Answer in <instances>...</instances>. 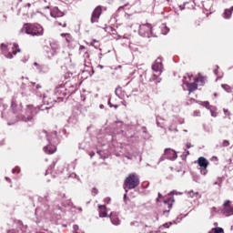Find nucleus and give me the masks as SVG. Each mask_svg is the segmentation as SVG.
<instances>
[{"instance_id":"obj_57","label":"nucleus","mask_w":233,"mask_h":233,"mask_svg":"<svg viewBox=\"0 0 233 233\" xmlns=\"http://www.w3.org/2000/svg\"><path fill=\"white\" fill-rule=\"evenodd\" d=\"M99 108L103 109V108H105V106H104L103 104H101V105L99 106Z\"/></svg>"},{"instance_id":"obj_48","label":"nucleus","mask_w":233,"mask_h":233,"mask_svg":"<svg viewBox=\"0 0 233 233\" xmlns=\"http://www.w3.org/2000/svg\"><path fill=\"white\" fill-rule=\"evenodd\" d=\"M169 31L170 29H168V27H166V31L163 32L164 35H167V34H168Z\"/></svg>"},{"instance_id":"obj_47","label":"nucleus","mask_w":233,"mask_h":233,"mask_svg":"<svg viewBox=\"0 0 233 233\" xmlns=\"http://www.w3.org/2000/svg\"><path fill=\"white\" fill-rule=\"evenodd\" d=\"M161 198H163V195H161V193H158V198H157V203H159V199H161Z\"/></svg>"},{"instance_id":"obj_16","label":"nucleus","mask_w":233,"mask_h":233,"mask_svg":"<svg viewBox=\"0 0 233 233\" xmlns=\"http://www.w3.org/2000/svg\"><path fill=\"white\" fill-rule=\"evenodd\" d=\"M152 70H154V72H160V74L163 72V62L161 58H157L155 64L152 66Z\"/></svg>"},{"instance_id":"obj_20","label":"nucleus","mask_w":233,"mask_h":233,"mask_svg":"<svg viewBox=\"0 0 233 233\" xmlns=\"http://www.w3.org/2000/svg\"><path fill=\"white\" fill-rule=\"evenodd\" d=\"M187 88L189 94H192V92H196V90H198V84H196L195 82L187 83Z\"/></svg>"},{"instance_id":"obj_26","label":"nucleus","mask_w":233,"mask_h":233,"mask_svg":"<svg viewBox=\"0 0 233 233\" xmlns=\"http://www.w3.org/2000/svg\"><path fill=\"white\" fill-rule=\"evenodd\" d=\"M122 92H123V88L121 86H117L115 90V94L116 97H119V99H123V96L121 95Z\"/></svg>"},{"instance_id":"obj_3","label":"nucleus","mask_w":233,"mask_h":233,"mask_svg":"<svg viewBox=\"0 0 233 233\" xmlns=\"http://www.w3.org/2000/svg\"><path fill=\"white\" fill-rule=\"evenodd\" d=\"M40 137L41 139H43L44 137L49 143V145L44 147V151L46 152V154H55V152L57 150L56 145H59L57 132L54 131L53 133L50 134V136H48V133H46V131L44 130L40 133Z\"/></svg>"},{"instance_id":"obj_50","label":"nucleus","mask_w":233,"mask_h":233,"mask_svg":"<svg viewBox=\"0 0 233 233\" xmlns=\"http://www.w3.org/2000/svg\"><path fill=\"white\" fill-rule=\"evenodd\" d=\"M178 123H179V125H183V123H185V120L184 119H178Z\"/></svg>"},{"instance_id":"obj_5","label":"nucleus","mask_w":233,"mask_h":233,"mask_svg":"<svg viewBox=\"0 0 233 233\" xmlns=\"http://www.w3.org/2000/svg\"><path fill=\"white\" fill-rule=\"evenodd\" d=\"M137 187H139V176L136 173L129 174L124 182L126 194H128V190H133Z\"/></svg>"},{"instance_id":"obj_43","label":"nucleus","mask_w":233,"mask_h":233,"mask_svg":"<svg viewBox=\"0 0 233 233\" xmlns=\"http://www.w3.org/2000/svg\"><path fill=\"white\" fill-rule=\"evenodd\" d=\"M223 112L225 114V116H230V111H228V109H223Z\"/></svg>"},{"instance_id":"obj_36","label":"nucleus","mask_w":233,"mask_h":233,"mask_svg":"<svg viewBox=\"0 0 233 233\" xmlns=\"http://www.w3.org/2000/svg\"><path fill=\"white\" fill-rule=\"evenodd\" d=\"M19 172H21V169H19V167H15L12 170L13 174H19Z\"/></svg>"},{"instance_id":"obj_41","label":"nucleus","mask_w":233,"mask_h":233,"mask_svg":"<svg viewBox=\"0 0 233 233\" xmlns=\"http://www.w3.org/2000/svg\"><path fill=\"white\" fill-rule=\"evenodd\" d=\"M39 110H50V107L45 106H41L39 107Z\"/></svg>"},{"instance_id":"obj_11","label":"nucleus","mask_w":233,"mask_h":233,"mask_svg":"<svg viewBox=\"0 0 233 233\" xmlns=\"http://www.w3.org/2000/svg\"><path fill=\"white\" fill-rule=\"evenodd\" d=\"M0 48L2 50V54L7 59H12L14 57V56H15L17 54V52H21V49L17 48L16 51L13 50V52L10 53V52H8V46H6L5 44H1V47Z\"/></svg>"},{"instance_id":"obj_35","label":"nucleus","mask_w":233,"mask_h":233,"mask_svg":"<svg viewBox=\"0 0 233 233\" xmlns=\"http://www.w3.org/2000/svg\"><path fill=\"white\" fill-rule=\"evenodd\" d=\"M193 116L195 117H198V116H201V112H199V110H196V111H194Z\"/></svg>"},{"instance_id":"obj_4","label":"nucleus","mask_w":233,"mask_h":233,"mask_svg":"<svg viewBox=\"0 0 233 233\" xmlns=\"http://www.w3.org/2000/svg\"><path fill=\"white\" fill-rule=\"evenodd\" d=\"M20 81H22V85L20 86L21 95L23 97H30V96L34 94L35 82H28V78H25V76H21Z\"/></svg>"},{"instance_id":"obj_40","label":"nucleus","mask_w":233,"mask_h":233,"mask_svg":"<svg viewBox=\"0 0 233 233\" xmlns=\"http://www.w3.org/2000/svg\"><path fill=\"white\" fill-rule=\"evenodd\" d=\"M56 23L59 26H63V28H66V22H64V24H62L61 22H56Z\"/></svg>"},{"instance_id":"obj_58","label":"nucleus","mask_w":233,"mask_h":233,"mask_svg":"<svg viewBox=\"0 0 233 233\" xmlns=\"http://www.w3.org/2000/svg\"><path fill=\"white\" fill-rule=\"evenodd\" d=\"M212 159L218 161V157H213Z\"/></svg>"},{"instance_id":"obj_19","label":"nucleus","mask_w":233,"mask_h":233,"mask_svg":"<svg viewBox=\"0 0 233 233\" xmlns=\"http://www.w3.org/2000/svg\"><path fill=\"white\" fill-rule=\"evenodd\" d=\"M109 218H110L111 223L113 225L117 226L121 223V221L119 220V218H117V216L114 215V212L110 213Z\"/></svg>"},{"instance_id":"obj_33","label":"nucleus","mask_w":233,"mask_h":233,"mask_svg":"<svg viewBox=\"0 0 233 233\" xmlns=\"http://www.w3.org/2000/svg\"><path fill=\"white\" fill-rule=\"evenodd\" d=\"M201 105H203L205 106V108H208V110H210V102L209 101H205Z\"/></svg>"},{"instance_id":"obj_55","label":"nucleus","mask_w":233,"mask_h":233,"mask_svg":"<svg viewBox=\"0 0 233 233\" xmlns=\"http://www.w3.org/2000/svg\"><path fill=\"white\" fill-rule=\"evenodd\" d=\"M85 46H80V50H85Z\"/></svg>"},{"instance_id":"obj_60","label":"nucleus","mask_w":233,"mask_h":233,"mask_svg":"<svg viewBox=\"0 0 233 233\" xmlns=\"http://www.w3.org/2000/svg\"><path fill=\"white\" fill-rule=\"evenodd\" d=\"M175 15H179V13L177 12V10H175Z\"/></svg>"},{"instance_id":"obj_45","label":"nucleus","mask_w":233,"mask_h":233,"mask_svg":"<svg viewBox=\"0 0 233 233\" xmlns=\"http://www.w3.org/2000/svg\"><path fill=\"white\" fill-rule=\"evenodd\" d=\"M108 105L110 106V108H112L114 106V108H117V105H112V103H110V100H108Z\"/></svg>"},{"instance_id":"obj_46","label":"nucleus","mask_w":233,"mask_h":233,"mask_svg":"<svg viewBox=\"0 0 233 233\" xmlns=\"http://www.w3.org/2000/svg\"><path fill=\"white\" fill-rule=\"evenodd\" d=\"M96 154H98V156H100V157H103V150H98V151L96 152Z\"/></svg>"},{"instance_id":"obj_31","label":"nucleus","mask_w":233,"mask_h":233,"mask_svg":"<svg viewBox=\"0 0 233 233\" xmlns=\"http://www.w3.org/2000/svg\"><path fill=\"white\" fill-rule=\"evenodd\" d=\"M68 123H71L72 125H76V123H77V118H76V116H71L68 119Z\"/></svg>"},{"instance_id":"obj_7","label":"nucleus","mask_w":233,"mask_h":233,"mask_svg":"<svg viewBox=\"0 0 233 233\" xmlns=\"http://www.w3.org/2000/svg\"><path fill=\"white\" fill-rule=\"evenodd\" d=\"M66 96L67 97H69V96H72V92L68 91V89H66V86H59L56 87L54 98L55 103H63Z\"/></svg>"},{"instance_id":"obj_44","label":"nucleus","mask_w":233,"mask_h":233,"mask_svg":"<svg viewBox=\"0 0 233 233\" xmlns=\"http://www.w3.org/2000/svg\"><path fill=\"white\" fill-rule=\"evenodd\" d=\"M185 5H187V3H184L183 5H178V8L181 12H183V10H185Z\"/></svg>"},{"instance_id":"obj_12","label":"nucleus","mask_w":233,"mask_h":233,"mask_svg":"<svg viewBox=\"0 0 233 233\" xmlns=\"http://www.w3.org/2000/svg\"><path fill=\"white\" fill-rule=\"evenodd\" d=\"M103 13V7L101 5L96 6L91 15V23H97L99 21V17H101V14Z\"/></svg>"},{"instance_id":"obj_23","label":"nucleus","mask_w":233,"mask_h":233,"mask_svg":"<svg viewBox=\"0 0 233 233\" xmlns=\"http://www.w3.org/2000/svg\"><path fill=\"white\" fill-rule=\"evenodd\" d=\"M165 205L167 206V208L170 210L172 208V203H174V198L170 197L164 200Z\"/></svg>"},{"instance_id":"obj_29","label":"nucleus","mask_w":233,"mask_h":233,"mask_svg":"<svg viewBox=\"0 0 233 233\" xmlns=\"http://www.w3.org/2000/svg\"><path fill=\"white\" fill-rule=\"evenodd\" d=\"M221 87L223 88V90H225L228 93L232 92V87H230V86H228L227 84H222Z\"/></svg>"},{"instance_id":"obj_28","label":"nucleus","mask_w":233,"mask_h":233,"mask_svg":"<svg viewBox=\"0 0 233 233\" xmlns=\"http://www.w3.org/2000/svg\"><path fill=\"white\" fill-rule=\"evenodd\" d=\"M150 81H155V83L157 85V83H161V78L157 75H153L150 78Z\"/></svg>"},{"instance_id":"obj_6","label":"nucleus","mask_w":233,"mask_h":233,"mask_svg":"<svg viewBox=\"0 0 233 233\" xmlns=\"http://www.w3.org/2000/svg\"><path fill=\"white\" fill-rule=\"evenodd\" d=\"M20 32L22 34H27L28 35L39 36L43 35V27L40 25H35L30 24H25Z\"/></svg>"},{"instance_id":"obj_14","label":"nucleus","mask_w":233,"mask_h":233,"mask_svg":"<svg viewBox=\"0 0 233 233\" xmlns=\"http://www.w3.org/2000/svg\"><path fill=\"white\" fill-rule=\"evenodd\" d=\"M223 214L226 215L228 218V216H233V208L232 206H230V200H226L224 202Z\"/></svg>"},{"instance_id":"obj_64","label":"nucleus","mask_w":233,"mask_h":233,"mask_svg":"<svg viewBox=\"0 0 233 233\" xmlns=\"http://www.w3.org/2000/svg\"><path fill=\"white\" fill-rule=\"evenodd\" d=\"M164 227H167L168 228V227H170V226H168V224H165Z\"/></svg>"},{"instance_id":"obj_30","label":"nucleus","mask_w":233,"mask_h":233,"mask_svg":"<svg viewBox=\"0 0 233 233\" xmlns=\"http://www.w3.org/2000/svg\"><path fill=\"white\" fill-rule=\"evenodd\" d=\"M56 167V162H53L46 171V176L52 173V170Z\"/></svg>"},{"instance_id":"obj_25","label":"nucleus","mask_w":233,"mask_h":233,"mask_svg":"<svg viewBox=\"0 0 233 233\" xmlns=\"http://www.w3.org/2000/svg\"><path fill=\"white\" fill-rule=\"evenodd\" d=\"M51 49H52V56H54V54H56V52H57V50H59V44L57 43H51L50 44Z\"/></svg>"},{"instance_id":"obj_2","label":"nucleus","mask_w":233,"mask_h":233,"mask_svg":"<svg viewBox=\"0 0 233 233\" xmlns=\"http://www.w3.org/2000/svg\"><path fill=\"white\" fill-rule=\"evenodd\" d=\"M39 201H44V203L35 208V216H38V218H45L46 219H49V221L61 219V212H63L61 207L57 206L54 208L53 210H50V205L47 204L48 197L39 198Z\"/></svg>"},{"instance_id":"obj_54","label":"nucleus","mask_w":233,"mask_h":233,"mask_svg":"<svg viewBox=\"0 0 233 233\" xmlns=\"http://www.w3.org/2000/svg\"><path fill=\"white\" fill-rule=\"evenodd\" d=\"M186 156H190V151L187 150L186 151Z\"/></svg>"},{"instance_id":"obj_13","label":"nucleus","mask_w":233,"mask_h":233,"mask_svg":"<svg viewBox=\"0 0 233 233\" xmlns=\"http://www.w3.org/2000/svg\"><path fill=\"white\" fill-rule=\"evenodd\" d=\"M164 156L166 159H169L170 161H175V159H177V153L171 148H166Z\"/></svg>"},{"instance_id":"obj_59","label":"nucleus","mask_w":233,"mask_h":233,"mask_svg":"<svg viewBox=\"0 0 233 233\" xmlns=\"http://www.w3.org/2000/svg\"><path fill=\"white\" fill-rule=\"evenodd\" d=\"M98 68H100L101 70H103L104 66L102 65L98 66Z\"/></svg>"},{"instance_id":"obj_42","label":"nucleus","mask_w":233,"mask_h":233,"mask_svg":"<svg viewBox=\"0 0 233 233\" xmlns=\"http://www.w3.org/2000/svg\"><path fill=\"white\" fill-rule=\"evenodd\" d=\"M170 194H176L177 196H181L183 193L173 190V191L170 192Z\"/></svg>"},{"instance_id":"obj_49","label":"nucleus","mask_w":233,"mask_h":233,"mask_svg":"<svg viewBox=\"0 0 233 233\" xmlns=\"http://www.w3.org/2000/svg\"><path fill=\"white\" fill-rule=\"evenodd\" d=\"M112 199L110 198H105V203H110Z\"/></svg>"},{"instance_id":"obj_10","label":"nucleus","mask_w":233,"mask_h":233,"mask_svg":"<svg viewBox=\"0 0 233 233\" xmlns=\"http://www.w3.org/2000/svg\"><path fill=\"white\" fill-rule=\"evenodd\" d=\"M33 92L36 95V97H39L40 99L43 97L44 105H50V102L47 101L48 97H46V96L43 94V92L41 91V85H35L33 89Z\"/></svg>"},{"instance_id":"obj_61","label":"nucleus","mask_w":233,"mask_h":233,"mask_svg":"<svg viewBox=\"0 0 233 233\" xmlns=\"http://www.w3.org/2000/svg\"><path fill=\"white\" fill-rule=\"evenodd\" d=\"M5 181H10V177H5Z\"/></svg>"},{"instance_id":"obj_63","label":"nucleus","mask_w":233,"mask_h":233,"mask_svg":"<svg viewBox=\"0 0 233 233\" xmlns=\"http://www.w3.org/2000/svg\"><path fill=\"white\" fill-rule=\"evenodd\" d=\"M215 75L218 76V69H215Z\"/></svg>"},{"instance_id":"obj_39","label":"nucleus","mask_w":233,"mask_h":233,"mask_svg":"<svg viewBox=\"0 0 233 233\" xmlns=\"http://www.w3.org/2000/svg\"><path fill=\"white\" fill-rule=\"evenodd\" d=\"M58 198L59 199H65V198H66V195L65 193H60L58 194Z\"/></svg>"},{"instance_id":"obj_1","label":"nucleus","mask_w":233,"mask_h":233,"mask_svg":"<svg viewBox=\"0 0 233 233\" xmlns=\"http://www.w3.org/2000/svg\"><path fill=\"white\" fill-rule=\"evenodd\" d=\"M11 108L13 112L10 116H6V110L2 112V117L4 119H8V125H14L17 121H24L25 123H30L34 119L35 116H37V108L33 106H28L25 110V115H23V106L21 102L16 99H13L11 103Z\"/></svg>"},{"instance_id":"obj_38","label":"nucleus","mask_w":233,"mask_h":233,"mask_svg":"<svg viewBox=\"0 0 233 233\" xmlns=\"http://www.w3.org/2000/svg\"><path fill=\"white\" fill-rule=\"evenodd\" d=\"M210 114H211L212 117H218V113H216L214 111V109H210Z\"/></svg>"},{"instance_id":"obj_18","label":"nucleus","mask_w":233,"mask_h":233,"mask_svg":"<svg viewBox=\"0 0 233 233\" xmlns=\"http://www.w3.org/2000/svg\"><path fill=\"white\" fill-rule=\"evenodd\" d=\"M7 233H26V226L21 225L16 229H8Z\"/></svg>"},{"instance_id":"obj_37","label":"nucleus","mask_w":233,"mask_h":233,"mask_svg":"<svg viewBox=\"0 0 233 233\" xmlns=\"http://www.w3.org/2000/svg\"><path fill=\"white\" fill-rule=\"evenodd\" d=\"M230 143L228 142V140H223L222 147H228Z\"/></svg>"},{"instance_id":"obj_32","label":"nucleus","mask_w":233,"mask_h":233,"mask_svg":"<svg viewBox=\"0 0 233 233\" xmlns=\"http://www.w3.org/2000/svg\"><path fill=\"white\" fill-rule=\"evenodd\" d=\"M195 81H197V83H205V76H198L197 78H195Z\"/></svg>"},{"instance_id":"obj_51","label":"nucleus","mask_w":233,"mask_h":233,"mask_svg":"<svg viewBox=\"0 0 233 233\" xmlns=\"http://www.w3.org/2000/svg\"><path fill=\"white\" fill-rule=\"evenodd\" d=\"M187 148H192V144L187 143Z\"/></svg>"},{"instance_id":"obj_27","label":"nucleus","mask_w":233,"mask_h":233,"mask_svg":"<svg viewBox=\"0 0 233 233\" xmlns=\"http://www.w3.org/2000/svg\"><path fill=\"white\" fill-rule=\"evenodd\" d=\"M208 233H225L223 228H213Z\"/></svg>"},{"instance_id":"obj_56","label":"nucleus","mask_w":233,"mask_h":233,"mask_svg":"<svg viewBox=\"0 0 233 233\" xmlns=\"http://www.w3.org/2000/svg\"><path fill=\"white\" fill-rule=\"evenodd\" d=\"M173 128H174V127H173L172 126H170L169 128H168V130H170V132H172V130H174Z\"/></svg>"},{"instance_id":"obj_62","label":"nucleus","mask_w":233,"mask_h":233,"mask_svg":"<svg viewBox=\"0 0 233 233\" xmlns=\"http://www.w3.org/2000/svg\"><path fill=\"white\" fill-rule=\"evenodd\" d=\"M26 6H28V8H30V6H32V5L30 3L26 4Z\"/></svg>"},{"instance_id":"obj_22","label":"nucleus","mask_w":233,"mask_h":233,"mask_svg":"<svg viewBox=\"0 0 233 233\" xmlns=\"http://www.w3.org/2000/svg\"><path fill=\"white\" fill-rule=\"evenodd\" d=\"M99 208V218H106V206H98Z\"/></svg>"},{"instance_id":"obj_24","label":"nucleus","mask_w":233,"mask_h":233,"mask_svg":"<svg viewBox=\"0 0 233 233\" xmlns=\"http://www.w3.org/2000/svg\"><path fill=\"white\" fill-rule=\"evenodd\" d=\"M189 194V198H195V199H201V195L199 194V192H195L194 190H191L190 192H188Z\"/></svg>"},{"instance_id":"obj_21","label":"nucleus","mask_w":233,"mask_h":233,"mask_svg":"<svg viewBox=\"0 0 233 233\" xmlns=\"http://www.w3.org/2000/svg\"><path fill=\"white\" fill-rule=\"evenodd\" d=\"M232 12H233V6H231L229 9H225L223 14L224 19H230V17H232Z\"/></svg>"},{"instance_id":"obj_17","label":"nucleus","mask_w":233,"mask_h":233,"mask_svg":"<svg viewBox=\"0 0 233 233\" xmlns=\"http://www.w3.org/2000/svg\"><path fill=\"white\" fill-rule=\"evenodd\" d=\"M51 17H54L55 19H58V17H63L65 15V13L61 10H59V7H54L50 11Z\"/></svg>"},{"instance_id":"obj_52","label":"nucleus","mask_w":233,"mask_h":233,"mask_svg":"<svg viewBox=\"0 0 233 233\" xmlns=\"http://www.w3.org/2000/svg\"><path fill=\"white\" fill-rule=\"evenodd\" d=\"M13 48H19V45L14 44V45H13Z\"/></svg>"},{"instance_id":"obj_9","label":"nucleus","mask_w":233,"mask_h":233,"mask_svg":"<svg viewBox=\"0 0 233 233\" xmlns=\"http://www.w3.org/2000/svg\"><path fill=\"white\" fill-rule=\"evenodd\" d=\"M198 166L200 167V173L202 176H207L208 174V170L207 168L208 167V161L204 157H200L198 159Z\"/></svg>"},{"instance_id":"obj_34","label":"nucleus","mask_w":233,"mask_h":233,"mask_svg":"<svg viewBox=\"0 0 233 233\" xmlns=\"http://www.w3.org/2000/svg\"><path fill=\"white\" fill-rule=\"evenodd\" d=\"M97 194H99V190H97V188L94 187L92 189V196H97Z\"/></svg>"},{"instance_id":"obj_53","label":"nucleus","mask_w":233,"mask_h":233,"mask_svg":"<svg viewBox=\"0 0 233 233\" xmlns=\"http://www.w3.org/2000/svg\"><path fill=\"white\" fill-rule=\"evenodd\" d=\"M119 68H123V66H118L115 67V70H119Z\"/></svg>"},{"instance_id":"obj_15","label":"nucleus","mask_w":233,"mask_h":233,"mask_svg":"<svg viewBox=\"0 0 233 233\" xmlns=\"http://www.w3.org/2000/svg\"><path fill=\"white\" fill-rule=\"evenodd\" d=\"M34 66H36L38 74H46L49 72L50 67L46 65H39L37 62L34 63Z\"/></svg>"},{"instance_id":"obj_8","label":"nucleus","mask_w":233,"mask_h":233,"mask_svg":"<svg viewBox=\"0 0 233 233\" xmlns=\"http://www.w3.org/2000/svg\"><path fill=\"white\" fill-rule=\"evenodd\" d=\"M138 35L141 37H152V25L146 23L142 25H138Z\"/></svg>"}]
</instances>
